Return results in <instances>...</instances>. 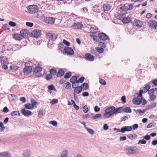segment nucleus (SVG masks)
<instances>
[{
  "mask_svg": "<svg viewBox=\"0 0 157 157\" xmlns=\"http://www.w3.org/2000/svg\"><path fill=\"white\" fill-rule=\"evenodd\" d=\"M122 107H121L117 108H116L114 106L108 107L105 109V113L103 116L105 118H108L114 114L122 112Z\"/></svg>",
  "mask_w": 157,
  "mask_h": 157,
  "instance_id": "obj_1",
  "label": "nucleus"
},
{
  "mask_svg": "<svg viewBox=\"0 0 157 157\" xmlns=\"http://www.w3.org/2000/svg\"><path fill=\"white\" fill-rule=\"evenodd\" d=\"M124 150L126 153L128 155L136 154L139 152V149L136 147L126 148Z\"/></svg>",
  "mask_w": 157,
  "mask_h": 157,
  "instance_id": "obj_2",
  "label": "nucleus"
},
{
  "mask_svg": "<svg viewBox=\"0 0 157 157\" xmlns=\"http://www.w3.org/2000/svg\"><path fill=\"white\" fill-rule=\"evenodd\" d=\"M39 9L36 5H29L28 7V11L30 13H37Z\"/></svg>",
  "mask_w": 157,
  "mask_h": 157,
  "instance_id": "obj_3",
  "label": "nucleus"
},
{
  "mask_svg": "<svg viewBox=\"0 0 157 157\" xmlns=\"http://www.w3.org/2000/svg\"><path fill=\"white\" fill-rule=\"evenodd\" d=\"M57 36L56 34L48 33L46 35V37L49 40V41L51 40L52 41H54L56 40Z\"/></svg>",
  "mask_w": 157,
  "mask_h": 157,
  "instance_id": "obj_4",
  "label": "nucleus"
},
{
  "mask_svg": "<svg viewBox=\"0 0 157 157\" xmlns=\"http://www.w3.org/2000/svg\"><path fill=\"white\" fill-rule=\"evenodd\" d=\"M142 100V96L138 95L136 98H133L132 100V102L134 104L139 105L141 103Z\"/></svg>",
  "mask_w": 157,
  "mask_h": 157,
  "instance_id": "obj_5",
  "label": "nucleus"
},
{
  "mask_svg": "<svg viewBox=\"0 0 157 157\" xmlns=\"http://www.w3.org/2000/svg\"><path fill=\"white\" fill-rule=\"evenodd\" d=\"M41 31L38 29H35L31 33L32 36L36 38H37L41 35Z\"/></svg>",
  "mask_w": 157,
  "mask_h": 157,
  "instance_id": "obj_6",
  "label": "nucleus"
},
{
  "mask_svg": "<svg viewBox=\"0 0 157 157\" xmlns=\"http://www.w3.org/2000/svg\"><path fill=\"white\" fill-rule=\"evenodd\" d=\"M42 70V68L40 67H35L33 70L34 74H35V75L38 77H39L41 75V73Z\"/></svg>",
  "mask_w": 157,
  "mask_h": 157,
  "instance_id": "obj_7",
  "label": "nucleus"
},
{
  "mask_svg": "<svg viewBox=\"0 0 157 157\" xmlns=\"http://www.w3.org/2000/svg\"><path fill=\"white\" fill-rule=\"evenodd\" d=\"M65 53L67 54V55H72L74 54V52L73 49L71 48L66 47L64 48Z\"/></svg>",
  "mask_w": 157,
  "mask_h": 157,
  "instance_id": "obj_8",
  "label": "nucleus"
},
{
  "mask_svg": "<svg viewBox=\"0 0 157 157\" xmlns=\"http://www.w3.org/2000/svg\"><path fill=\"white\" fill-rule=\"evenodd\" d=\"M147 25L149 27L153 28H156L157 26V22L154 20H150L147 22Z\"/></svg>",
  "mask_w": 157,
  "mask_h": 157,
  "instance_id": "obj_9",
  "label": "nucleus"
},
{
  "mask_svg": "<svg viewBox=\"0 0 157 157\" xmlns=\"http://www.w3.org/2000/svg\"><path fill=\"white\" fill-rule=\"evenodd\" d=\"M99 39L102 40H105L108 39V36L105 33H101L98 34Z\"/></svg>",
  "mask_w": 157,
  "mask_h": 157,
  "instance_id": "obj_10",
  "label": "nucleus"
},
{
  "mask_svg": "<svg viewBox=\"0 0 157 157\" xmlns=\"http://www.w3.org/2000/svg\"><path fill=\"white\" fill-rule=\"evenodd\" d=\"M84 58L90 61H92L94 59V57L90 53H86L85 55Z\"/></svg>",
  "mask_w": 157,
  "mask_h": 157,
  "instance_id": "obj_11",
  "label": "nucleus"
},
{
  "mask_svg": "<svg viewBox=\"0 0 157 157\" xmlns=\"http://www.w3.org/2000/svg\"><path fill=\"white\" fill-rule=\"evenodd\" d=\"M32 67L27 66L25 67L23 70V72L25 74L28 75L32 72Z\"/></svg>",
  "mask_w": 157,
  "mask_h": 157,
  "instance_id": "obj_12",
  "label": "nucleus"
},
{
  "mask_svg": "<svg viewBox=\"0 0 157 157\" xmlns=\"http://www.w3.org/2000/svg\"><path fill=\"white\" fill-rule=\"evenodd\" d=\"M55 18L52 17H47L44 19V22L48 24H53L54 23Z\"/></svg>",
  "mask_w": 157,
  "mask_h": 157,
  "instance_id": "obj_13",
  "label": "nucleus"
},
{
  "mask_svg": "<svg viewBox=\"0 0 157 157\" xmlns=\"http://www.w3.org/2000/svg\"><path fill=\"white\" fill-rule=\"evenodd\" d=\"M42 6L45 10H50L53 7L52 5L49 4L46 2H43L42 3Z\"/></svg>",
  "mask_w": 157,
  "mask_h": 157,
  "instance_id": "obj_14",
  "label": "nucleus"
},
{
  "mask_svg": "<svg viewBox=\"0 0 157 157\" xmlns=\"http://www.w3.org/2000/svg\"><path fill=\"white\" fill-rule=\"evenodd\" d=\"M133 25L134 26L140 28L141 27L142 25V22L139 20L135 19L133 23Z\"/></svg>",
  "mask_w": 157,
  "mask_h": 157,
  "instance_id": "obj_15",
  "label": "nucleus"
},
{
  "mask_svg": "<svg viewBox=\"0 0 157 157\" xmlns=\"http://www.w3.org/2000/svg\"><path fill=\"white\" fill-rule=\"evenodd\" d=\"M103 9L104 11H108L111 9L112 6L110 4L108 3L104 4L102 6Z\"/></svg>",
  "mask_w": 157,
  "mask_h": 157,
  "instance_id": "obj_16",
  "label": "nucleus"
},
{
  "mask_svg": "<svg viewBox=\"0 0 157 157\" xmlns=\"http://www.w3.org/2000/svg\"><path fill=\"white\" fill-rule=\"evenodd\" d=\"M70 81L72 85V88H74L75 83H77V77L76 76H72L70 79Z\"/></svg>",
  "mask_w": 157,
  "mask_h": 157,
  "instance_id": "obj_17",
  "label": "nucleus"
},
{
  "mask_svg": "<svg viewBox=\"0 0 157 157\" xmlns=\"http://www.w3.org/2000/svg\"><path fill=\"white\" fill-rule=\"evenodd\" d=\"M76 86V85H75L74 88H75L74 90V93L76 94H79L81 92L82 88L81 86L75 87Z\"/></svg>",
  "mask_w": 157,
  "mask_h": 157,
  "instance_id": "obj_18",
  "label": "nucleus"
},
{
  "mask_svg": "<svg viewBox=\"0 0 157 157\" xmlns=\"http://www.w3.org/2000/svg\"><path fill=\"white\" fill-rule=\"evenodd\" d=\"M21 113L25 116H29L32 114V112L29 110H25L24 109H22L21 110Z\"/></svg>",
  "mask_w": 157,
  "mask_h": 157,
  "instance_id": "obj_19",
  "label": "nucleus"
},
{
  "mask_svg": "<svg viewBox=\"0 0 157 157\" xmlns=\"http://www.w3.org/2000/svg\"><path fill=\"white\" fill-rule=\"evenodd\" d=\"M0 62L1 64H8V58L6 56L1 57Z\"/></svg>",
  "mask_w": 157,
  "mask_h": 157,
  "instance_id": "obj_20",
  "label": "nucleus"
},
{
  "mask_svg": "<svg viewBox=\"0 0 157 157\" xmlns=\"http://www.w3.org/2000/svg\"><path fill=\"white\" fill-rule=\"evenodd\" d=\"M90 31L91 33L95 34L98 31V28L95 25H92L90 29Z\"/></svg>",
  "mask_w": 157,
  "mask_h": 157,
  "instance_id": "obj_21",
  "label": "nucleus"
},
{
  "mask_svg": "<svg viewBox=\"0 0 157 157\" xmlns=\"http://www.w3.org/2000/svg\"><path fill=\"white\" fill-rule=\"evenodd\" d=\"M9 70L11 72H15L18 70V67L17 66L12 65L10 67Z\"/></svg>",
  "mask_w": 157,
  "mask_h": 157,
  "instance_id": "obj_22",
  "label": "nucleus"
},
{
  "mask_svg": "<svg viewBox=\"0 0 157 157\" xmlns=\"http://www.w3.org/2000/svg\"><path fill=\"white\" fill-rule=\"evenodd\" d=\"M72 26L75 29H81L83 27V25L82 24L78 22L77 23H74Z\"/></svg>",
  "mask_w": 157,
  "mask_h": 157,
  "instance_id": "obj_23",
  "label": "nucleus"
},
{
  "mask_svg": "<svg viewBox=\"0 0 157 157\" xmlns=\"http://www.w3.org/2000/svg\"><path fill=\"white\" fill-rule=\"evenodd\" d=\"M156 105V103L155 102H152L150 105L147 106L146 108L147 110H148L155 107Z\"/></svg>",
  "mask_w": 157,
  "mask_h": 157,
  "instance_id": "obj_24",
  "label": "nucleus"
},
{
  "mask_svg": "<svg viewBox=\"0 0 157 157\" xmlns=\"http://www.w3.org/2000/svg\"><path fill=\"white\" fill-rule=\"evenodd\" d=\"M29 33V31L26 29H24L22 30L21 32V35H22V36L23 38L24 37H25L27 35L28 33Z\"/></svg>",
  "mask_w": 157,
  "mask_h": 157,
  "instance_id": "obj_25",
  "label": "nucleus"
},
{
  "mask_svg": "<svg viewBox=\"0 0 157 157\" xmlns=\"http://www.w3.org/2000/svg\"><path fill=\"white\" fill-rule=\"evenodd\" d=\"M13 37L16 40H20L23 39L22 36L19 34H14L13 35Z\"/></svg>",
  "mask_w": 157,
  "mask_h": 157,
  "instance_id": "obj_26",
  "label": "nucleus"
},
{
  "mask_svg": "<svg viewBox=\"0 0 157 157\" xmlns=\"http://www.w3.org/2000/svg\"><path fill=\"white\" fill-rule=\"evenodd\" d=\"M120 11L122 12L123 13H124L126 12L128 9L127 6L124 5L120 7Z\"/></svg>",
  "mask_w": 157,
  "mask_h": 157,
  "instance_id": "obj_27",
  "label": "nucleus"
},
{
  "mask_svg": "<svg viewBox=\"0 0 157 157\" xmlns=\"http://www.w3.org/2000/svg\"><path fill=\"white\" fill-rule=\"evenodd\" d=\"M64 74V71L61 69H59L56 74V75L57 77H59L62 76Z\"/></svg>",
  "mask_w": 157,
  "mask_h": 157,
  "instance_id": "obj_28",
  "label": "nucleus"
},
{
  "mask_svg": "<svg viewBox=\"0 0 157 157\" xmlns=\"http://www.w3.org/2000/svg\"><path fill=\"white\" fill-rule=\"evenodd\" d=\"M81 86L83 90H86L89 89V86L87 83H84Z\"/></svg>",
  "mask_w": 157,
  "mask_h": 157,
  "instance_id": "obj_29",
  "label": "nucleus"
},
{
  "mask_svg": "<svg viewBox=\"0 0 157 157\" xmlns=\"http://www.w3.org/2000/svg\"><path fill=\"white\" fill-rule=\"evenodd\" d=\"M93 10L95 12H99L100 11V7L98 5H95L93 7Z\"/></svg>",
  "mask_w": 157,
  "mask_h": 157,
  "instance_id": "obj_30",
  "label": "nucleus"
},
{
  "mask_svg": "<svg viewBox=\"0 0 157 157\" xmlns=\"http://www.w3.org/2000/svg\"><path fill=\"white\" fill-rule=\"evenodd\" d=\"M123 112L126 113H130L132 112V110L129 107H125L124 108H122Z\"/></svg>",
  "mask_w": 157,
  "mask_h": 157,
  "instance_id": "obj_31",
  "label": "nucleus"
},
{
  "mask_svg": "<svg viewBox=\"0 0 157 157\" xmlns=\"http://www.w3.org/2000/svg\"><path fill=\"white\" fill-rule=\"evenodd\" d=\"M127 137L131 140H133L136 138L137 136L135 134H130L127 135Z\"/></svg>",
  "mask_w": 157,
  "mask_h": 157,
  "instance_id": "obj_32",
  "label": "nucleus"
},
{
  "mask_svg": "<svg viewBox=\"0 0 157 157\" xmlns=\"http://www.w3.org/2000/svg\"><path fill=\"white\" fill-rule=\"evenodd\" d=\"M131 20V19L130 17H126L124 18L122 21L123 23H127L129 22Z\"/></svg>",
  "mask_w": 157,
  "mask_h": 157,
  "instance_id": "obj_33",
  "label": "nucleus"
},
{
  "mask_svg": "<svg viewBox=\"0 0 157 157\" xmlns=\"http://www.w3.org/2000/svg\"><path fill=\"white\" fill-rule=\"evenodd\" d=\"M25 106V108L26 109H33L34 107L33 105H32L31 104L28 103L27 104H25L24 105Z\"/></svg>",
  "mask_w": 157,
  "mask_h": 157,
  "instance_id": "obj_34",
  "label": "nucleus"
},
{
  "mask_svg": "<svg viewBox=\"0 0 157 157\" xmlns=\"http://www.w3.org/2000/svg\"><path fill=\"white\" fill-rule=\"evenodd\" d=\"M1 157H11L10 154L8 152H5L0 154Z\"/></svg>",
  "mask_w": 157,
  "mask_h": 157,
  "instance_id": "obj_35",
  "label": "nucleus"
},
{
  "mask_svg": "<svg viewBox=\"0 0 157 157\" xmlns=\"http://www.w3.org/2000/svg\"><path fill=\"white\" fill-rule=\"evenodd\" d=\"M30 101L31 103V104L32 105H33L34 108L35 107L36 105H38V103H37V102L35 100H34L33 98H31Z\"/></svg>",
  "mask_w": 157,
  "mask_h": 157,
  "instance_id": "obj_36",
  "label": "nucleus"
},
{
  "mask_svg": "<svg viewBox=\"0 0 157 157\" xmlns=\"http://www.w3.org/2000/svg\"><path fill=\"white\" fill-rule=\"evenodd\" d=\"M90 36L92 38L93 40L96 41H98L99 38L98 37V36L92 34H90Z\"/></svg>",
  "mask_w": 157,
  "mask_h": 157,
  "instance_id": "obj_37",
  "label": "nucleus"
},
{
  "mask_svg": "<svg viewBox=\"0 0 157 157\" xmlns=\"http://www.w3.org/2000/svg\"><path fill=\"white\" fill-rule=\"evenodd\" d=\"M10 115L12 116H17L18 115V116L20 115L19 112L18 111H14L11 112L10 113Z\"/></svg>",
  "mask_w": 157,
  "mask_h": 157,
  "instance_id": "obj_38",
  "label": "nucleus"
},
{
  "mask_svg": "<svg viewBox=\"0 0 157 157\" xmlns=\"http://www.w3.org/2000/svg\"><path fill=\"white\" fill-rule=\"evenodd\" d=\"M86 129L90 134L93 135L94 133V131L93 129L89 128L87 127H86Z\"/></svg>",
  "mask_w": 157,
  "mask_h": 157,
  "instance_id": "obj_39",
  "label": "nucleus"
},
{
  "mask_svg": "<svg viewBox=\"0 0 157 157\" xmlns=\"http://www.w3.org/2000/svg\"><path fill=\"white\" fill-rule=\"evenodd\" d=\"M156 124L155 122H151L150 124H148L146 128H152L155 127L156 125Z\"/></svg>",
  "mask_w": 157,
  "mask_h": 157,
  "instance_id": "obj_40",
  "label": "nucleus"
},
{
  "mask_svg": "<svg viewBox=\"0 0 157 157\" xmlns=\"http://www.w3.org/2000/svg\"><path fill=\"white\" fill-rule=\"evenodd\" d=\"M102 115L100 114H97L94 116L92 117V119L93 120H95L98 118H101Z\"/></svg>",
  "mask_w": 157,
  "mask_h": 157,
  "instance_id": "obj_41",
  "label": "nucleus"
},
{
  "mask_svg": "<svg viewBox=\"0 0 157 157\" xmlns=\"http://www.w3.org/2000/svg\"><path fill=\"white\" fill-rule=\"evenodd\" d=\"M50 72L51 75H55L56 74V71L55 69L52 68L50 70Z\"/></svg>",
  "mask_w": 157,
  "mask_h": 157,
  "instance_id": "obj_42",
  "label": "nucleus"
},
{
  "mask_svg": "<svg viewBox=\"0 0 157 157\" xmlns=\"http://www.w3.org/2000/svg\"><path fill=\"white\" fill-rule=\"evenodd\" d=\"M48 89L50 90H54L56 91L57 90L56 88H55L54 86L53 85H49L48 87Z\"/></svg>",
  "mask_w": 157,
  "mask_h": 157,
  "instance_id": "obj_43",
  "label": "nucleus"
},
{
  "mask_svg": "<svg viewBox=\"0 0 157 157\" xmlns=\"http://www.w3.org/2000/svg\"><path fill=\"white\" fill-rule=\"evenodd\" d=\"M72 73L71 72L68 71L66 73L64 76V78H69L71 75Z\"/></svg>",
  "mask_w": 157,
  "mask_h": 157,
  "instance_id": "obj_44",
  "label": "nucleus"
},
{
  "mask_svg": "<svg viewBox=\"0 0 157 157\" xmlns=\"http://www.w3.org/2000/svg\"><path fill=\"white\" fill-rule=\"evenodd\" d=\"M151 86L149 85H147L144 88V93H146L149 90Z\"/></svg>",
  "mask_w": 157,
  "mask_h": 157,
  "instance_id": "obj_45",
  "label": "nucleus"
},
{
  "mask_svg": "<svg viewBox=\"0 0 157 157\" xmlns=\"http://www.w3.org/2000/svg\"><path fill=\"white\" fill-rule=\"evenodd\" d=\"M65 88L67 89H70L71 88V85L69 82H67L65 84Z\"/></svg>",
  "mask_w": 157,
  "mask_h": 157,
  "instance_id": "obj_46",
  "label": "nucleus"
},
{
  "mask_svg": "<svg viewBox=\"0 0 157 157\" xmlns=\"http://www.w3.org/2000/svg\"><path fill=\"white\" fill-rule=\"evenodd\" d=\"M96 50L99 53H102L104 51V49L103 48L98 47L96 48Z\"/></svg>",
  "mask_w": 157,
  "mask_h": 157,
  "instance_id": "obj_47",
  "label": "nucleus"
},
{
  "mask_svg": "<svg viewBox=\"0 0 157 157\" xmlns=\"http://www.w3.org/2000/svg\"><path fill=\"white\" fill-rule=\"evenodd\" d=\"M30 155V152L28 151H25L23 154V155L24 157H28Z\"/></svg>",
  "mask_w": 157,
  "mask_h": 157,
  "instance_id": "obj_48",
  "label": "nucleus"
},
{
  "mask_svg": "<svg viewBox=\"0 0 157 157\" xmlns=\"http://www.w3.org/2000/svg\"><path fill=\"white\" fill-rule=\"evenodd\" d=\"M105 43L104 42H100L99 43L98 46L101 48H105Z\"/></svg>",
  "mask_w": 157,
  "mask_h": 157,
  "instance_id": "obj_49",
  "label": "nucleus"
},
{
  "mask_svg": "<svg viewBox=\"0 0 157 157\" xmlns=\"http://www.w3.org/2000/svg\"><path fill=\"white\" fill-rule=\"evenodd\" d=\"M67 151L65 150L63 151L60 157H67Z\"/></svg>",
  "mask_w": 157,
  "mask_h": 157,
  "instance_id": "obj_50",
  "label": "nucleus"
},
{
  "mask_svg": "<svg viewBox=\"0 0 157 157\" xmlns=\"http://www.w3.org/2000/svg\"><path fill=\"white\" fill-rule=\"evenodd\" d=\"M147 111L146 109H144L143 110H141V109H138L136 110V111L138 112L140 114L142 113V114H144L145 112Z\"/></svg>",
  "mask_w": 157,
  "mask_h": 157,
  "instance_id": "obj_51",
  "label": "nucleus"
},
{
  "mask_svg": "<svg viewBox=\"0 0 157 157\" xmlns=\"http://www.w3.org/2000/svg\"><path fill=\"white\" fill-rule=\"evenodd\" d=\"M50 124L55 127H56L57 126V122L55 121H52L50 122Z\"/></svg>",
  "mask_w": 157,
  "mask_h": 157,
  "instance_id": "obj_52",
  "label": "nucleus"
},
{
  "mask_svg": "<svg viewBox=\"0 0 157 157\" xmlns=\"http://www.w3.org/2000/svg\"><path fill=\"white\" fill-rule=\"evenodd\" d=\"M150 99L151 101H154L155 98L156 96L154 95V94H152L151 95H149Z\"/></svg>",
  "mask_w": 157,
  "mask_h": 157,
  "instance_id": "obj_53",
  "label": "nucleus"
},
{
  "mask_svg": "<svg viewBox=\"0 0 157 157\" xmlns=\"http://www.w3.org/2000/svg\"><path fill=\"white\" fill-rule=\"evenodd\" d=\"M99 82L100 84L102 85L106 84V82L105 80L102 78H100Z\"/></svg>",
  "mask_w": 157,
  "mask_h": 157,
  "instance_id": "obj_54",
  "label": "nucleus"
},
{
  "mask_svg": "<svg viewBox=\"0 0 157 157\" xmlns=\"http://www.w3.org/2000/svg\"><path fill=\"white\" fill-rule=\"evenodd\" d=\"M84 79L85 78L84 77H81L78 79V80H77V83H82L83 82Z\"/></svg>",
  "mask_w": 157,
  "mask_h": 157,
  "instance_id": "obj_55",
  "label": "nucleus"
},
{
  "mask_svg": "<svg viewBox=\"0 0 157 157\" xmlns=\"http://www.w3.org/2000/svg\"><path fill=\"white\" fill-rule=\"evenodd\" d=\"M83 111L85 113H87L89 111V109L86 105H85L83 108Z\"/></svg>",
  "mask_w": 157,
  "mask_h": 157,
  "instance_id": "obj_56",
  "label": "nucleus"
},
{
  "mask_svg": "<svg viewBox=\"0 0 157 157\" xmlns=\"http://www.w3.org/2000/svg\"><path fill=\"white\" fill-rule=\"evenodd\" d=\"M126 131H130L132 130V127L131 126H126L124 127Z\"/></svg>",
  "mask_w": 157,
  "mask_h": 157,
  "instance_id": "obj_57",
  "label": "nucleus"
},
{
  "mask_svg": "<svg viewBox=\"0 0 157 157\" xmlns=\"http://www.w3.org/2000/svg\"><path fill=\"white\" fill-rule=\"evenodd\" d=\"M9 24L12 27H15L16 25V24L15 22L12 21H10L9 22Z\"/></svg>",
  "mask_w": 157,
  "mask_h": 157,
  "instance_id": "obj_58",
  "label": "nucleus"
},
{
  "mask_svg": "<svg viewBox=\"0 0 157 157\" xmlns=\"http://www.w3.org/2000/svg\"><path fill=\"white\" fill-rule=\"evenodd\" d=\"M146 143V141L144 139H142V140H140L138 143V144H145Z\"/></svg>",
  "mask_w": 157,
  "mask_h": 157,
  "instance_id": "obj_59",
  "label": "nucleus"
},
{
  "mask_svg": "<svg viewBox=\"0 0 157 157\" xmlns=\"http://www.w3.org/2000/svg\"><path fill=\"white\" fill-rule=\"evenodd\" d=\"M9 26L8 25L6 24L2 26V28L5 30H9L10 29Z\"/></svg>",
  "mask_w": 157,
  "mask_h": 157,
  "instance_id": "obj_60",
  "label": "nucleus"
},
{
  "mask_svg": "<svg viewBox=\"0 0 157 157\" xmlns=\"http://www.w3.org/2000/svg\"><path fill=\"white\" fill-rule=\"evenodd\" d=\"M43 115V110H40L38 114V117L39 118L41 117Z\"/></svg>",
  "mask_w": 157,
  "mask_h": 157,
  "instance_id": "obj_61",
  "label": "nucleus"
},
{
  "mask_svg": "<svg viewBox=\"0 0 157 157\" xmlns=\"http://www.w3.org/2000/svg\"><path fill=\"white\" fill-rule=\"evenodd\" d=\"M58 102V100L56 99H53L52 101L50 102V103L52 104H54L57 103Z\"/></svg>",
  "mask_w": 157,
  "mask_h": 157,
  "instance_id": "obj_62",
  "label": "nucleus"
},
{
  "mask_svg": "<svg viewBox=\"0 0 157 157\" xmlns=\"http://www.w3.org/2000/svg\"><path fill=\"white\" fill-rule=\"evenodd\" d=\"M154 89H151L148 91V94L149 95L154 94Z\"/></svg>",
  "mask_w": 157,
  "mask_h": 157,
  "instance_id": "obj_63",
  "label": "nucleus"
},
{
  "mask_svg": "<svg viewBox=\"0 0 157 157\" xmlns=\"http://www.w3.org/2000/svg\"><path fill=\"white\" fill-rule=\"evenodd\" d=\"M63 43L67 46H69L70 45V42L65 39L63 40Z\"/></svg>",
  "mask_w": 157,
  "mask_h": 157,
  "instance_id": "obj_64",
  "label": "nucleus"
}]
</instances>
